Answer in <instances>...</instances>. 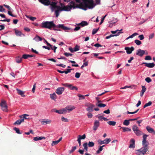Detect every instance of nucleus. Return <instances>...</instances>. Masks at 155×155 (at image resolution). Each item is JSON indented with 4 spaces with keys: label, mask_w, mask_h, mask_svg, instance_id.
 Here are the masks:
<instances>
[{
    "label": "nucleus",
    "mask_w": 155,
    "mask_h": 155,
    "mask_svg": "<svg viewBox=\"0 0 155 155\" xmlns=\"http://www.w3.org/2000/svg\"><path fill=\"white\" fill-rule=\"evenodd\" d=\"M41 27L42 28H45L51 29L52 28L54 31H61L59 28H61L64 30L66 31L70 30V28L67 27L64 25L63 24H59L56 25L54 24L53 21H46L43 22L41 23Z\"/></svg>",
    "instance_id": "f257e3e1"
},
{
    "label": "nucleus",
    "mask_w": 155,
    "mask_h": 155,
    "mask_svg": "<svg viewBox=\"0 0 155 155\" xmlns=\"http://www.w3.org/2000/svg\"><path fill=\"white\" fill-rule=\"evenodd\" d=\"M148 135L143 134L142 145L143 147L141 148L136 150L135 151V153L137 155H144L146 153V152L148 150V142L147 141V138Z\"/></svg>",
    "instance_id": "f03ea898"
},
{
    "label": "nucleus",
    "mask_w": 155,
    "mask_h": 155,
    "mask_svg": "<svg viewBox=\"0 0 155 155\" xmlns=\"http://www.w3.org/2000/svg\"><path fill=\"white\" fill-rule=\"evenodd\" d=\"M132 130L135 134L138 136H140L142 134V132L139 129L138 127L136 125H134L132 127Z\"/></svg>",
    "instance_id": "7ed1b4c3"
},
{
    "label": "nucleus",
    "mask_w": 155,
    "mask_h": 155,
    "mask_svg": "<svg viewBox=\"0 0 155 155\" xmlns=\"http://www.w3.org/2000/svg\"><path fill=\"white\" fill-rule=\"evenodd\" d=\"M0 106H1L2 109L5 111H7V106L6 104V101L4 100H2L0 104Z\"/></svg>",
    "instance_id": "20e7f679"
},
{
    "label": "nucleus",
    "mask_w": 155,
    "mask_h": 155,
    "mask_svg": "<svg viewBox=\"0 0 155 155\" xmlns=\"http://www.w3.org/2000/svg\"><path fill=\"white\" fill-rule=\"evenodd\" d=\"M111 141L110 138H106L103 140H99L98 142L100 145L103 144H107Z\"/></svg>",
    "instance_id": "39448f33"
},
{
    "label": "nucleus",
    "mask_w": 155,
    "mask_h": 155,
    "mask_svg": "<svg viewBox=\"0 0 155 155\" xmlns=\"http://www.w3.org/2000/svg\"><path fill=\"white\" fill-rule=\"evenodd\" d=\"M65 88L63 87H58L55 91V92L58 95L61 94L64 91Z\"/></svg>",
    "instance_id": "423d86ee"
},
{
    "label": "nucleus",
    "mask_w": 155,
    "mask_h": 155,
    "mask_svg": "<svg viewBox=\"0 0 155 155\" xmlns=\"http://www.w3.org/2000/svg\"><path fill=\"white\" fill-rule=\"evenodd\" d=\"M87 106H88V108L86 109L87 111L89 112H91L94 109L95 111H97V108H94V106L93 104H90L88 105Z\"/></svg>",
    "instance_id": "0eeeda50"
},
{
    "label": "nucleus",
    "mask_w": 155,
    "mask_h": 155,
    "mask_svg": "<svg viewBox=\"0 0 155 155\" xmlns=\"http://www.w3.org/2000/svg\"><path fill=\"white\" fill-rule=\"evenodd\" d=\"M124 49L126 50L127 54H131L132 52L134 51V48L133 47H131V48L126 47Z\"/></svg>",
    "instance_id": "6e6552de"
},
{
    "label": "nucleus",
    "mask_w": 155,
    "mask_h": 155,
    "mask_svg": "<svg viewBox=\"0 0 155 155\" xmlns=\"http://www.w3.org/2000/svg\"><path fill=\"white\" fill-rule=\"evenodd\" d=\"M145 53V51L144 50L139 49L137 50L136 54L138 56L142 57Z\"/></svg>",
    "instance_id": "1a4fd4ad"
},
{
    "label": "nucleus",
    "mask_w": 155,
    "mask_h": 155,
    "mask_svg": "<svg viewBox=\"0 0 155 155\" xmlns=\"http://www.w3.org/2000/svg\"><path fill=\"white\" fill-rule=\"evenodd\" d=\"M39 2L45 5L48 6L51 3L50 0H38Z\"/></svg>",
    "instance_id": "9d476101"
},
{
    "label": "nucleus",
    "mask_w": 155,
    "mask_h": 155,
    "mask_svg": "<svg viewBox=\"0 0 155 155\" xmlns=\"http://www.w3.org/2000/svg\"><path fill=\"white\" fill-rule=\"evenodd\" d=\"M129 147L130 148H134L135 147V140L134 139H131L130 142Z\"/></svg>",
    "instance_id": "9b49d317"
},
{
    "label": "nucleus",
    "mask_w": 155,
    "mask_h": 155,
    "mask_svg": "<svg viewBox=\"0 0 155 155\" xmlns=\"http://www.w3.org/2000/svg\"><path fill=\"white\" fill-rule=\"evenodd\" d=\"M146 128L149 133H152L153 135H155V131L153 128L150 127L149 126H147Z\"/></svg>",
    "instance_id": "f8f14e48"
},
{
    "label": "nucleus",
    "mask_w": 155,
    "mask_h": 155,
    "mask_svg": "<svg viewBox=\"0 0 155 155\" xmlns=\"http://www.w3.org/2000/svg\"><path fill=\"white\" fill-rule=\"evenodd\" d=\"M57 3L55 2H52L50 4L51 6V9L52 10L55 8H61V7L59 6L56 5Z\"/></svg>",
    "instance_id": "ddd939ff"
},
{
    "label": "nucleus",
    "mask_w": 155,
    "mask_h": 155,
    "mask_svg": "<svg viewBox=\"0 0 155 155\" xmlns=\"http://www.w3.org/2000/svg\"><path fill=\"white\" fill-rule=\"evenodd\" d=\"M142 64H145L146 66L149 68H152L155 66V64L153 62L150 63L143 62Z\"/></svg>",
    "instance_id": "4468645a"
},
{
    "label": "nucleus",
    "mask_w": 155,
    "mask_h": 155,
    "mask_svg": "<svg viewBox=\"0 0 155 155\" xmlns=\"http://www.w3.org/2000/svg\"><path fill=\"white\" fill-rule=\"evenodd\" d=\"M123 33V32L119 31V32H118L116 34H115V35H111H111H110L109 36H107L105 38L106 39H108L112 37L117 36H118L119 35H120V33Z\"/></svg>",
    "instance_id": "2eb2a0df"
},
{
    "label": "nucleus",
    "mask_w": 155,
    "mask_h": 155,
    "mask_svg": "<svg viewBox=\"0 0 155 155\" xmlns=\"http://www.w3.org/2000/svg\"><path fill=\"white\" fill-rule=\"evenodd\" d=\"M16 90L17 91V93L18 94L20 95L22 97H25V95L24 94V92L18 88L16 89Z\"/></svg>",
    "instance_id": "dca6fc26"
},
{
    "label": "nucleus",
    "mask_w": 155,
    "mask_h": 155,
    "mask_svg": "<svg viewBox=\"0 0 155 155\" xmlns=\"http://www.w3.org/2000/svg\"><path fill=\"white\" fill-rule=\"evenodd\" d=\"M141 87L142 89L140 92V96L141 97H142L144 93L146 91V88L145 86H142Z\"/></svg>",
    "instance_id": "f3484780"
},
{
    "label": "nucleus",
    "mask_w": 155,
    "mask_h": 155,
    "mask_svg": "<svg viewBox=\"0 0 155 155\" xmlns=\"http://www.w3.org/2000/svg\"><path fill=\"white\" fill-rule=\"evenodd\" d=\"M15 33L16 36H21V35L24 36V34L20 31L18 30L15 29Z\"/></svg>",
    "instance_id": "a211bd4d"
},
{
    "label": "nucleus",
    "mask_w": 155,
    "mask_h": 155,
    "mask_svg": "<svg viewBox=\"0 0 155 155\" xmlns=\"http://www.w3.org/2000/svg\"><path fill=\"white\" fill-rule=\"evenodd\" d=\"M46 138L44 137H34V140L37 141L39 140H41L43 139H45Z\"/></svg>",
    "instance_id": "6ab92c4d"
},
{
    "label": "nucleus",
    "mask_w": 155,
    "mask_h": 155,
    "mask_svg": "<svg viewBox=\"0 0 155 155\" xmlns=\"http://www.w3.org/2000/svg\"><path fill=\"white\" fill-rule=\"evenodd\" d=\"M24 122V119H21L17 120L14 124V125H19L21 124Z\"/></svg>",
    "instance_id": "aec40b11"
},
{
    "label": "nucleus",
    "mask_w": 155,
    "mask_h": 155,
    "mask_svg": "<svg viewBox=\"0 0 155 155\" xmlns=\"http://www.w3.org/2000/svg\"><path fill=\"white\" fill-rule=\"evenodd\" d=\"M75 108V107L74 106H72L71 105L68 106L66 107V109H67V110H68L69 111H72Z\"/></svg>",
    "instance_id": "412c9836"
},
{
    "label": "nucleus",
    "mask_w": 155,
    "mask_h": 155,
    "mask_svg": "<svg viewBox=\"0 0 155 155\" xmlns=\"http://www.w3.org/2000/svg\"><path fill=\"white\" fill-rule=\"evenodd\" d=\"M88 25V23L87 22L85 21H82L81 23L77 24L78 25H81L82 27H83L84 26L87 25Z\"/></svg>",
    "instance_id": "4be33fe9"
},
{
    "label": "nucleus",
    "mask_w": 155,
    "mask_h": 155,
    "mask_svg": "<svg viewBox=\"0 0 155 155\" xmlns=\"http://www.w3.org/2000/svg\"><path fill=\"white\" fill-rule=\"evenodd\" d=\"M68 88L72 90H77L78 89V88L74 86L71 84H70L69 86H68Z\"/></svg>",
    "instance_id": "5701e85b"
},
{
    "label": "nucleus",
    "mask_w": 155,
    "mask_h": 155,
    "mask_svg": "<svg viewBox=\"0 0 155 155\" xmlns=\"http://www.w3.org/2000/svg\"><path fill=\"white\" fill-rule=\"evenodd\" d=\"M50 97L51 99L55 100L57 98V96L55 93L50 94Z\"/></svg>",
    "instance_id": "b1692460"
},
{
    "label": "nucleus",
    "mask_w": 155,
    "mask_h": 155,
    "mask_svg": "<svg viewBox=\"0 0 155 155\" xmlns=\"http://www.w3.org/2000/svg\"><path fill=\"white\" fill-rule=\"evenodd\" d=\"M120 129H122L123 130V132H125L126 131H130L131 129L128 127H121Z\"/></svg>",
    "instance_id": "393cba45"
},
{
    "label": "nucleus",
    "mask_w": 155,
    "mask_h": 155,
    "mask_svg": "<svg viewBox=\"0 0 155 155\" xmlns=\"http://www.w3.org/2000/svg\"><path fill=\"white\" fill-rule=\"evenodd\" d=\"M33 39L35 40L36 41H41L42 40V38L38 35H36L35 37Z\"/></svg>",
    "instance_id": "a878e982"
},
{
    "label": "nucleus",
    "mask_w": 155,
    "mask_h": 155,
    "mask_svg": "<svg viewBox=\"0 0 155 155\" xmlns=\"http://www.w3.org/2000/svg\"><path fill=\"white\" fill-rule=\"evenodd\" d=\"M110 126H114L115 125L116 122L114 121H109L107 123Z\"/></svg>",
    "instance_id": "bb28decb"
},
{
    "label": "nucleus",
    "mask_w": 155,
    "mask_h": 155,
    "mask_svg": "<svg viewBox=\"0 0 155 155\" xmlns=\"http://www.w3.org/2000/svg\"><path fill=\"white\" fill-rule=\"evenodd\" d=\"M51 122V120H46L45 121H42L41 122V124L42 125H44V124L45 123L46 124H49Z\"/></svg>",
    "instance_id": "cd10ccee"
},
{
    "label": "nucleus",
    "mask_w": 155,
    "mask_h": 155,
    "mask_svg": "<svg viewBox=\"0 0 155 155\" xmlns=\"http://www.w3.org/2000/svg\"><path fill=\"white\" fill-rule=\"evenodd\" d=\"M130 120H125L123 124L125 126H128L130 124Z\"/></svg>",
    "instance_id": "c85d7f7f"
},
{
    "label": "nucleus",
    "mask_w": 155,
    "mask_h": 155,
    "mask_svg": "<svg viewBox=\"0 0 155 155\" xmlns=\"http://www.w3.org/2000/svg\"><path fill=\"white\" fill-rule=\"evenodd\" d=\"M152 104V102L151 101H149L148 102L146 103L143 106V108H145L146 107L150 106Z\"/></svg>",
    "instance_id": "c756f323"
},
{
    "label": "nucleus",
    "mask_w": 155,
    "mask_h": 155,
    "mask_svg": "<svg viewBox=\"0 0 155 155\" xmlns=\"http://www.w3.org/2000/svg\"><path fill=\"white\" fill-rule=\"evenodd\" d=\"M87 145V143H84L83 144V147H84V149L86 151H88Z\"/></svg>",
    "instance_id": "7c9ffc66"
},
{
    "label": "nucleus",
    "mask_w": 155,
    "mask_h": 155,
    "mask_svg": "<svg viewBox=\"0 0 155 155\" xmlns=\"http://www.w3.org/2000/svg\"><path fill=\"white\" fill-rule=\"evenodd\" d=\"M22 58H20L19 57H17L16 58V61L17 63H20L22 61Z\"/></svg>",
    "instance_id": "2f4dec72"
},
{
    "label": "nucleus",
    "mask_w": 155,
    "mask_h": 155,
    "mask_svg": "<svg viewBox=\"0 0 155 155\" xmlns=\"http://www.w3.org/2000/svg\"><path fill=\"white\" fill-rule=\"evenodd\" d=\"M78 138L80 140L84 139L86 138V135L85 134H83L82 136H81V135H79Z\"/></svg>",
    "instance_id": "473e14b6"
},
{
    "label": "nucleus",
    "mask_w": 155,
    "mask_h": 155,
    "mask_svg": "<svg viewBox=\"0 0 155 155\" xmlns=\"http://www.w3.org/2000/svg\"><path fill=\"white\" fill-rule=\"evenodd\" d=\"M134 42L138 45H140L142 43L140 41L137 39L135 40Z\"/></svg>",
    "instance_id": "72a5a7b5"
},
{
    "label": "nucleus",
    "mask_w": 155,
    "mask_h": 155,
    "mask_svg": "<svg viewBox=\"0 0 155 155\" xmlns=\"http://www.w3.org/2000/svg\"><path fill=\"white\" fill-rule=\"evenodd\" d=\"M105 146V145H104L102 146H100L98 150H97V153H100L103 150V147Z\"/></svg>",
    "instance_id": "f704fd0d"
},
{
    "label": "nucleus",
    "mask_w": 155,
    "mask_h": 155,
    "mask_svg": "<svg viewBox=\"0 0 155 155\" xmlns=\"http://www.w3.org/2000/svg\"><path fill=\"white\" fill-rule=\"evenodd\" d=\"M87 144L89 147H93L94 146V143L93 142L89 141Z\"/></svg>",
    "instance_id": "c9c22d12"
},
{
    "label": "nucleus",
    "mask_w": 155,
    "mask_h": 155,
    "mask_svg": "<svg viewBox=\"0 0 155 155\" xmlns=\"http://www.w3.org/2000/svg\"><path fill=\"white\" fill-rule=\"evenodd\" d=\"M106 106V105L104 104L100 103L97 104V107H104Z\"/></svg>",
    "instance_id": "e433bc0d"
},
{
    "label": "nucleus",
    "mask_w": 155,
    "mask_h": 155,
    "mask_svg": "<svg viewBox=\"0 0 155 155\" xmlns=\"http://www.w3.org/2000/svg\"><path fill=\"white\" fill-rule=\"evenodd\" d=\"M97 129V120H95L93 127V130L95 131Z\"/></svg>",
    "instance_id": "4c0bfd02"
},
{
    "label": "nucleus",
    "mask_w": 155,
    "mask_h": 155,
    "mask_svg": "<svg viewBox=\"0 0 155 155\" xmlns=\"http://www.w3.org/2000/svg\"><path fill=\"white\" fill-rule=\"evenodd\" d=\"M14 130L16 132V133L19 134H21V133L20 132V131L19 128L15 127L14 128Z\"/></svg>",
    "instance_id": "58836bf2"
},
{
    "label": "nucleus",
    "mask_w": 155,
    "mask_h": 155,
    "mask_svg": "<svg viewBox=\"0 0 155 155\" xmlns=\"http://www.w3.org/2000/svg\"><path fill=\"white\" fill-rule=\"evenodd\" d=\"M107 15H106L102 17L101 19V21L99 25H100L103 22L105 18V17H106V16Z\"/></svg>",
    "instance_id": "ea45409f"
},
{
    "label": "nucleus",
    "mask_w": 155,
    "mask_h": 155,
    "mask_svg": "<svg viewBox=\"0 0 155 155\" xmlns=\"http://www.w3.org/2000/svg\"><path fill=\"white\" fill-rule=\"evenodd\" d=\"M139 110V109H137V110H136L135 111L133 112H130L129 111H127V114H134L137 113Z\"/></svg>",
    "instance_id": "a19ab883"
},
{
    "label": "nucleus",
    "mask_w": 155,
    "mask_h": 155,
    "mask_svg": "<svg viewBox=\"0 0 155 155\" xmlns=\"http://www.w3.org/2000/svg\"><path fill=\"white\" fill-rule=\"evenodd\" d=\"M61 120L62 121L65 122H68L69 120L67 118H65L64 117H61Z\"/></svg>",
    "instance_id": "79ce46f5"
},
{
    "label": "nucleus",
    "mask_w": 155,
    "mask_h": 155,
    "mask_svg": "<svg viewBox=\"0 0 155 155\" xmlns=\"http://www.w3.org/2000/svg\"><path fill=\"white\" fill-rule=\"evenodd\" d=\"M78 96L80 97L79 98V100H81V99H85L84 96L82 95H81L80 94H78Z\"/></svg>",
    "instance_id": "37998d69"
},
{
    "label": "nucleus",
    "mask_w": 155,
    "mask_h": 155,
    "mask_svg": "<svg viewBox=\"0 0 155 155\" xmlns=\"http://www.w3.org/2000/svg\"><path fill=\"white\" fill-rule=\"evenodd\" d=\"M117 21H114V22H113V21L112 20L109 21V23L110 24L109 26L112 27V24H115V23H116L117 22Z\"/></svg>",
    "instance_id": "c03bdc74"
},
{
    "label": "nucleus",
    "mask_w": 155,
    "mask_h": 155,
    "mask_svg": "<svg viewBox=\"0 0 155 155\" xmlns=\"http://www.w3.org/2000/svg\"><path fill=\"white\" fill-rule=\"evenodd\" d=\"M145 80L146 82L148 83L151 82L152 81L151 79L149 77L146 78L145 79Z\"/></svg>",
    "instance_id": "a18cd8bd"
},
{
    "label": "nucleus",
    "mask_w": 155,
    "mask_h": 155,
    "mask_svg": "<svg viewBox=\"0 0 155 155\" xmlns=\"http://www.w3.org/2000/svg\"><path fill=\"white\" fill-rule=\"evenodd\" d=\"M59 142L58 140L53 141L51 144L52 146H54L58 144L59 143Z\"/></svg>",
    "instance_id": "49530a36"
},
{
    "label": "nucleus",
    "mask_w": 155,
    "mask_h": 155,
    "mask_svg": "<svg viewBox=\"0 0 155 155\" xmlns=\"http://www.w3.org/2000/svg\"><path fill=\"white\" fill-rule=\"evenodd\" d=\"M80 47L78 45H76L74 48V51H76L79 50Z\"/></svg>",
    "instance_id": "de8ad7c7"
},
{
    "label": "nucleus",
    "mask_w": 155,
    "mask_h": 155,
    "mask_svg": "<svg viewBox=\"0 0 155 155\" xmlns=\"http://www.w3.org/2000/svg\"><path fill=\"white\" fill-rule=\"evenodd\" d=\"M3 6L6 8L8 9V11H11L12 9V8L8 5L4 4Z\"/></svg>",
    "instance_id": "09e8293b"
},
{
    "label": "nucleus",
    "mask_w": 155,
    "mask_h": 155,
    "mask_svg": "<svg viewBox=\"0 0 155 155\" xmlns=\"http://www.w3.org/2000/svg\"><path fill=\"white\" fill-rule=\"evenodd\" d=\"M122 30L123 29H120V30H116V31H111V32L112 34H114L117 33V31H118V32Z\"/></svg>",
    "instance_id": "8fccbe9b"
},
{
    "label": "nucleus",
    "mask_w": 155,
    "mask_h": 155,
    "mask_svg": "<svg viewBox=\"0 0 155 155\" xmlns=\"http://www.w3.org/2000/svg\"><path fill=\"white\" fill-rule=\"evenodd\" d=\"M8 14L10 15V16H11L12 17H16V15H13V14H12V12H11V11H8Z\"/></svg>",
    "instance_id": "3c124183"
},
{
    "label": "nucleus",
    "mask_w": 155,
    "mask_h": 155,
    "mask_svg": "<svg viewBox=\"0 0 155 155\" xmlns=\"http://www.w3.org/2000/svg\"><path fill=\"white\" fill-rule=\"evenodd\" d=\"M62 112H63L62 114H64L66 113L67 112V109H66V107L61 110Z\"/></svg>",
    "instance_id": "603ef678"
},
{
    "label": "nucleus",
    "mask_w": 155,
    "mask_h": 155,
    "mask_svg": "<svg viewBox=\"0 0 155 155\" xmlns=\"http://www.w3.org/2000/svg\"><path fill=\"white\" fill-rule=\"evenodd\" d=\"M81 75V74L80 73L76 72L75 74V77L77 78H80Z\"/></svg>",
    "instance_id": "864d4df0"
},
{
    "label": "nucleus",
    "mask_w": 155,
    "mask_h": 155,
    "mask_svg": "<svg viewBox=\"0 0 155 155\" xmlns=\"http://www.w3.org/2000/svg\"><path fill=\"white\" fill-rule=\"evenodd\" d=\"M138 35V33H135L132 34L130 36V38H132L135 36H136Z\"/></svg>",
    "instance_id": "5fc2aeb1"
},
{
    "label": "nucleus",
    "mask_w": 155,
    "mask_h": 155,
    "mask_svg": "<svg viewBox=\"0 0 155 155\" xmlns=\"http://www.w3.org/2000/svg\"><path fill=\"white\" fill-rule=\"evenodd\" d=\"M152 58L150 56H147L145 58V59L146 60H150Z\"/></svg>",
    "instance_id": "6e6d98bb"
},
{
    "label": "nucleus",
    "mask_w": 155,
    "mask_h": 155,
    "mask_svg": "<svg viewBox=\"0 0 155 155\" xmlns=\"http://www.w3.org/2000/svg\"><path fill=\"white\" fill-rule=\"evenodd\" d=\"M64 54L66 56V57H68L69 56H72V54L68 53H67L65 52L64 53Z\"/></svg>",
    "instance_id": "4d7b16f0"
},
{
    "label": "nucleus",
    "mask_w": 155,
    "mask_h": 155,
    "mask_svg": "<svg viewBox=\"0 0 155 155\" xmlns=\"http://www.w3.org/2000/svg\"><path fill=\"white\" fill-rule=\"evenodd\" d=\"M66 70L67 71H64V72L65 74H67L68 73L70 72L71 70H72V69H67Z\"/></svg>",
    "instance_id": "13d9d810"
},
{
    "label": "nucleus",
    "mask_w": 155,
    "mask_h": 155,
    "mask_svg": "<svg viewBox=\"0 0 155 155\" xmlns=\"http://www.w3.org/2000/svg\"><path fill=\"white\" fill-rule=\"evenodd\" d=\"M76 149V147L74 146L72 148L71 150L70 151V153H71L74 151Z\"/></svg>",
    "instance_id": "bf43d9fd"
},
{
    "label": "nucleus",
    "mask_w": 155,
    "mask_h": 155,
    "mask_svg": "<svg viewBox=\"0 0 155 155\" xmlns=\"http://www.w3.org/2000/svg\"><path fill=\"white\" fill-rule=\"evenodd\" d=\"M99 120L100 121H102L103 120L104 117L103 116H101L98 117Z\"/></svg>",
    "instance_id": "052dcab7"
},
{
    "label": "nucleus",
    "mask_w": 155,
    "mask_h": 155,
    "mask_svg": "<svg viewBox=\"0 0 155 155\" xmlns=\"http://www.w3.org/2000/svg\"><path fill=\"white\" fill-rule=\"evenodd\" d=\"M5 9L3 8L2 6L0 5V12H4L5 11Z\"/></svg>",
    "instance_id": "680f3d73"
},
{
    "label": "nucleus",
    "mask_w": 155,
    "mask_h": 155,
    "mask_svg": "<svg viewBox=\"0 0 155 155\" xmlns=\"http://www.w3.org/2000/svg\"><path fill=\"white\" fill-rule=\"evenodd\" d=\"M22 58H23L25 59H26L28 58V54H24L22 55Z\"/></svg>",
    "instance_id": "e2e57ef3"
},
{
    "label": "nucleus",
    "mask_w": 155,
    "mask_h": 155,
    "mask_svg": "<svg viewBox=\"0 0 155 155\" xmlns=\"http://www.w3.org/2000/svg\"><path fill=\"white\" fill-rule=\"evenodd\" d=\"M154 36V33H152L151 35H150L149 36V39H150L152 38Z\"/></svg>",
    "instance_id": "0e129e2a"
},
{
    "label": "nucleus",
    "mask_w": 155,
    "mask_h": 155,
    "mask_svg": "<svg viewBox=\"0 0 155 155\" xmlns=\"http://www.w3.org/2000/svg\"><path fill=\"white\" fill-rule=\"evenodd\" d=\"M138 37L139 38L140 40H142L144 38V37L143 35H139Z\"/></svg>",
    "instance_id": "69168bd1"
},
{
    "label": "nucleus",
    "mask_w": 155,
    "mask_h": 155,
    "mask_svg": "<svg viewBox=\"0 0 155 155\" xmlns=\"http://www.w3.org/2000/svg\"><path fill=\"white\" fill-rule=\"evenodd\" d=\"M70 84L68 83H65V84H62V85L63 86H65L66 87H68V86H69Z\"/></svg>",
    "instance_id": "338daca9"
},
{
    "label": "nucleus",
    "mask_w": 155,
    "mask_h": 155,
    "mask_svg": "<svg viewBox=\"0 0 155 155\" xmlns=\"http://www.w3.org/2000/svg\"><path fill=\"white\" fill-rule=\"evenodd\" d=\"M57 65L58 66L61 67L63 68H65L66 67V65H64L61 64H57Z\"/></svg>",
    "instance_id": "774afa93"
}]
</instances>
